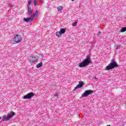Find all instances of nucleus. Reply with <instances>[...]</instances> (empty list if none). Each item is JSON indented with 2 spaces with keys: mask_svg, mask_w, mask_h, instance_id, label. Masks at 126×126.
Here are the masks:
<instances>
[{
  "mask_svg": "<svg viewBox=\"0 0 126 126\" xmlns=\"http://www.w3.org/2000/svg\"><path fill=\"white\" fill-rule=\"evenodd\" d=\"M91 63V58L90 57H87L84 59L82 63H80L78 64L79 67H85L87 65Z\"/></svg>",
  "mask_w": 126,
  "mask_h": 126,
  "instance_id": "1",
  "label": "nucleus"
},
{
  "mask_svg": "<svg viewBox=\"0 0 126 126\" xmlns=\"http://www.w3.org/2000/svg\"><path fill=\"white\" fill-rule=\"evenodd\" d=\"M118 66H119V65H118V63H117V62H116L115 60H111V63L105 67V70H111L112 69H114L115 67H118Z\"/></svg>",
  "mask_w": 126,
  "mask_h": 126,
  "instance_id": "2",
  "label": "nucleus"
},
{
  "mask_svg": "<svg viewBox=\"0 0 126 126\" xmlns=\"http://www.w3.org/2000/svg\"><path fill=\"white\" fill-rule=\"evenodd\" d=\"M13 116H14V112L12 111L10 113H8L7 116H5V115L3 116V121H8V120L12 118Z\"/></svg>",
  "mask_w": 126,
  "mask_h": 126,
  "instance_id": "3",
  "label": "nucleus"
},
{
  "mask_svg": "<svg viewBox=\"0 0 126 126\" xmlns=\"http://www.w3.org/2000/svg\"><path fill=\"white\" fill-rule=\"evenodd\" d=\"M21 40H22V37H21V36L17 34L14 37L13 43L14 44H15V43H19L21 42Z\"/></svg>",
  "mask_w": 126,
  "mask_h": 126,
  "instance_id": "4",
  "label": "nucleus"
},
{
  "mask_svg": "<svg viewBox=\"0 0 126 126\" xmlns=\"http://www.w3.org/2000/svg\"><path fill=\"white\" fill-rule=\"evenodd\" d=\"M64 33H65V29H61L59 32H56V35L57 37H61V35L64 34Z\"/></svg>",
  "mask_w": 126,
  "mask_h": 126,
  "instance_id": "5",
  "label": "nucleus"
},
{
  "mask_svg": "<svg viewBox=\"0 0 126 126\" xmlns=\"http://www.w3.org/2000/svg\"><path fill=\"white\" fill-rule=\"evenodd\" d=\"M91 93H93V90H86L82 94V97H88L89 95H90Z\"/></svg>",
  "mask_w": 126,
  "mask_h": 126,
  "instance_id": "6",
  "label": "nucleus"
},
{
  "mask_svg": "<svg viewBox=\"0 0 126 126\" xmlns=\"http://www.w3.org/2000/svg\"><path fill=\"white\" fill-rule=\"evenodd\" d=\"M38 56H31L30 57V61L32 63H36L37 61H38Z\"/></svg>",
  "mask_w": 126,
  "mask_h": 126,
  "instance_id": "7",
  "label": "nucleus"
},
{
  "mask_svg": "<svg viewBox=\"0 0 126 126\" xmlns=\"http://www.w3.org/2000/svg\"><path fill=\"white\" fill-rule=\"evenodd\" d=\"M38 16H39V12L37 10L30 15V17H31V18H35V19L38 18Z\"/></svg>",
  "mask_w": 126,
  "mask_h": 126,
  "instance_id": "8",
  "label": "nucleus"
},
{
  "mask_svg": "<svg viewBox=\"0 0 126 126\" xmlns=\"http://www.w3.org/2000/svg\"><path fill=\"white\" fill-rule=\"evenodd\" d=\"M32 96H34V94L32 93H29L24 96L23 99H31Z\"/></svg>",
  "mask_w": 126,
  "mask_h": 126,
  "instance_id": "9",
  "label": "nucleus"
},
{
  "mask_svg": "<svg viewBox=\"0 0 126 126\" xmlns=\"http://www.w3.org/2000/svg\"><path fill=\"white\" fill-rule=\"evenodd\" d=\"M83 86V82H79V84L74 88V90H75V89H78V88H81V87H82Z\"/></svg>",
  "mask_w": 126,
  "mask_h": 126,
  "instance_id": "10",
  "label": "nucleus"
},
{
  "mask_svg": "<svg viewBox=\"0 0 126 126\" xmlns=\"http://www.w3.org/2000/svg\"><path fill=\"white\" fill-rule=\"evenodd\" d=\"M28 13L31 16L33 13V9L31 8V6H28Z\"/></svg>",
  "mask_w": 126,
  "mask_h": 126,
  "instance_id": "11",
  "label": "nucleus"
},
{
  "mask_svg": "<svg viewBox=\"0 0 126 126\" xmlns=\"http://www.w3.org/2000/svg\"><path fill=\"white\" fill-rule=\"evenodd\" d=\"M32 20H33V19L32 18L30 17V18H27L24 19V21H25V22H29V21H32Z\"/></svg>",
  "mask_w": 126,
  "mask_h": 126,
  "instance_id": "12",
  "label": "nucleus"
},
{
  "mask_svg": "<svg viewBox=\"0 0 126 126\" xmlns=\"http://www.w3.org/2000/svg\"><path fill=\"white\" fill-rule=\"evenodd\" d=\"M42 65H43V63L41 62L37 64L36 67L37 68H39L40 67H41V66H42Z\"/></svg>",
  "mask_w": 126,
  "mask_h": 126,
  "instance_id": "13",
  "label": "nucleus"
},
{
  "mask_svg": "<svg viewBox=\"0 0 126 126\" xmlns=\"http://www.w3.org/2000/svg\"><path fill=\"white\" fill-rule=\"evenodd\" d=\"M63 6H59L57 9L59 11H61V10H63Z\"/></svg>",
  "mask_w": 126,
  "mask_h": 126,
  "instance_id": "14",
  "label": "nucleus"
},
{
  "mask_svg": "<svg viewBox=\"0 0 126 126\" xmlns=\"http://www.w3.org/2000/svg\"><path fill=\"white\" fill-rule=\"evenodd\" d=\"M33 5H38V0H34Z\"/></svg>",
  "mask_w": 126,
  "mask_h": 126,
  "instance_id": "15",
  "label": "nucleus"
},
{
  "mask_svg": "<svg viewBox=\"0 0 126 126\" xmlns=\"http://www.w3.org/2000/svg\"><path fill=\"white\" fill-rule=\"evenodd\" d=\"M126 27H123L121 29V32H126Z\"/></svg>",
  "mask_w": 126,
  "mask_h": 126,
  "instance_id": "16",
  "label": "nucleus"
},
{
  "mask_svg": "<svg viewBox=\"0 0 126 126\" xmlns=\"http://www.w3.org/2000/svg\"><path fill=\"white\" fill-rule=\"evenodd\" d=\"M76 25H77V22L75 21L72 23V26H76Z\"/></svg>",
  "mask_w": 126,
  "mask_h": 126,
  "instance_id": "17",
  "label": "nucleus"
},
{
  "mask_svg": "<svg viewBox=\"0 0 126 126\" xmlns=\"http://www.w3.org/2000/svg\"><path fill=\"white\" fill-rule=\"evenodd\" d=\"M31 1H29V3L28 4V6H31L30 4H31Z\"/></svg>",
  "mask_w": 126,
  "mask_h": 126,
  "instance_id": "18",
  "label": "nucleus"
},
{
  "mask_svg": "<svg viewBox=\"0 0 126 126\" xmlns=\"http://www.w3.org/2000/svg\"><path fill=\"white\" fill-rule=\"evenodd\" d=\"M120 45L117 46V49L120 48Z\"/></svg>",
  "mask_w": 126,
  "mask_h": 126,
  "instance_id": "19",
  "label": "nucleus"
},
{
  "mask_svg": "<svg viewBox=\"0 0 126 126\" xmlns=\"http://www.w3.org/2000/svg\"><path fill=\"white\" fill-rule=\"evenodd\" d=\"M100 34H101V32H98V35Z\"/></svg>",
  "mask_w": 126,
  "mask_h": 126,
  "instance_id": "20",
  "label": "nucleus"
},
{
  "mask_svg": "<svg viewBox=\"0 0 126 126\" xmlns=\"http://www.w3.org/2000/svg\"><path fill=\"white\" fill-rule=\"evenodd\" d=\"M29 1L32 2V0H29Z\"/></svg>",
  "mask_w": 126,
  "mask_h": 126,
  "instance_id": "21",
  "label": "nucleus"
},
{
  "mask_svg": "<svg viewBox=\"0 0 126 126\" xmlns=\"http://www.w3.org/2000/svg\"><path fill=\"white\" fill-rule=\"evenodd\" d=\"M94 79H97V78L96 77H94Z\"/></svg>",
  "mask_w": 126,
  "mask_h": 126,
  "instance_id": "22",
  "label": "nucleus"
},
{
  "mask_svg": "<svg viewBox=\"0 0 126 126\" xmlns=\"http://www.w3.org/2000/svg\"><path fill=\"white\" fill-rule=\"evenodd\" d=\"M0 120H1V117H0Z\"/></svg>",
  "mask_w": 126,
  "mask_h": 126,
  "instance_id": "23",
  "label": "nucleus"
},
{
  "mask_svg": "<svg viewBox=\"0 0 126 126\" xmlns=\"http://www.w3.org/2000/svg\"><path fill=\"white\" fill-rule=\"evenodd\" d=\"M44 0H41V1H43Z\"/></svg>",
  "mask_w": 126,
  "mask_h": 126,
  "instance_id": "24",
  "label": "nucleus"
},
{
  "mask_svg": "<svg viewBox=\"0 0 126 126\" xmlns=\"http://www.w3.org/2000/svg\"><path fill=\"white\" fill-rule=\"evenodd\" d=\"M73 0H72V1H73Z\"/></svg>",
  "mask_w": 126,
  "mask_h": 126,
  "instance_id": "25",
  "label": "nucleus"
}]
</instances>
